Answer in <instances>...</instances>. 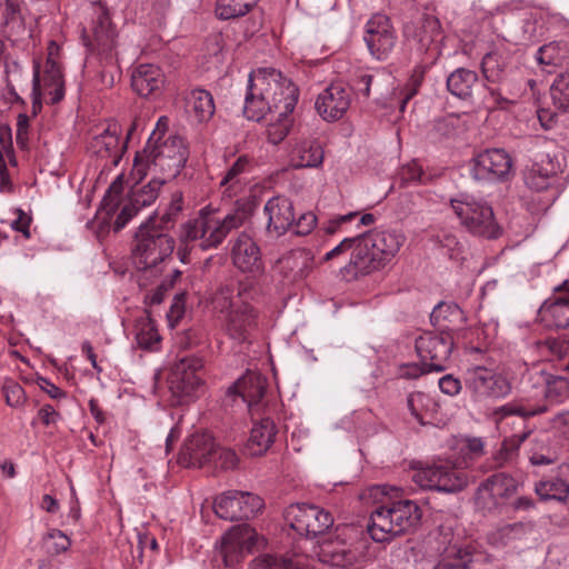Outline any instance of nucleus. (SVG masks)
<instances>
[{
	"label": "nucleus",
	"instance_id": "nucleus-21",
	"mask_svg": "<svg viewBox=\"0 0 569 569\" xmlns=\"http://www.w3.org/2000/svg\"><path fill=\"white\" fill-rule=\"evenodd\" d=\"M351 240L352 251L350 253L349 264L346 266L347 271L357 277L379 270V259L375 252L376 244L371 230L360 236L352 237Z\"/></svg>",
	"mask_w": 569,
	"mask_h": 569
},
{
	"label": "nucleus",
	"instance_id": "nucleus-47",
	"mask_svg": "<svg viewBox=\"0 0 569 569\" xmlns=\"http://www.w3.org/2000/svg\"><path fill=\"white\" fill-rule=\"evenodd\" d=\"M166 178H153L147 184L130 193L131 204L141 208L151 206L159 197Z\"/></svg>",
	"mask_w": 569,
	"mask_h": 569
},
{
	"label": "nucleus",
	"instance_id": "nucleus-29",
	"mask_svg": "<svg viewBox=\"0 0 569 569\" xmlns=\"http://www.w3.org/2000/svg\"><path fill=\"white\" fill-rule=\"evenodd\" d=\"M119 134L120 127L117 123L108 124L101 133L92 138L90 150L102 159L111 158L117 164L126 149V144L120 143Z\"/></svg>",
	"mask_w": 569,
	"mask_h": 569
},
{
	"label": "nucleus",
	"instance_id": "nucleus-22",
	"mask_svg": "<svg viewBox=\"0 0 569 569\" xmlns=\"http://www.w3.org/2000/svg\"><path fill=\"white\" fill-rule=\"evenodd\" d=\"M263 211L268 218L266 233L270 239L283 236L293 226V204L284 197L269 199L264 204Z\"/></svg>",
	"mask_w": 569,
	"mask_h": 569
},
{
	"label": "nucleus",
	"instance_id": "nucleus-52",
	"mask_svg": "<svg viewBox=\"0 0 569 569\" xmlns=\"http://www.w3.org/2000/svg\"><path fill=\"white\" fill-rule=\"evenodd\" d=\"M528 526L523 522H513L498 528L491 533V541L493 543L506 545L510 540L519 539L527 531Z\"/></svg>",
	"mask_w": 569,
	"mask_h": 569
},
{
	"label": "nucleus",
	"instance_id": "nucleus-11",
	"mask_svg": "<svg viewBox=\"0 0 569 569\" xmlns=\"http://www.w3.org/2000/svg\"><path fill=\"white\" fill-rule=\"evenodd\" d=\"M91 33V39H89L87 46L106 62V68L100 73L101 82L106 87H112L114 83L112 70L117 64V34L106 12L99 13L97 19L93 20Z\"/></svg>",
	"mask_w": 569,
	"mask_h": 569
},
{
	"label": "nucleus",
	"instance_id": "nucleus-41",
	"mask_svg": "<svg viewBox=\"0 0 569 569\" xmlns=\"http://www.w3.org/2000/svg\"><path fill=\"white\" fill-rule=\"evenodd\" d=\"M547 411V407L543 405H531L523 402L522 400H513L503 406H500L493 410V418L497 422L502 421L505 418L510 416H518L521 418H529L537 415H541Z\"/></svg>",
	"mask_w": 569,
	"mask_h": 569
},
{
	"label": "nucleus",
	"instance_id": "nucleus-16",
	"mask_svg": "<svg viewBox=\"0 0 569 569\" xmlns=\"http://www.w3.org/2000/svg\"><path fill=\"white\" fill-rule=\"evenodd\" d=\"M263 507L262 499L248 491L229 490L216 498V515L228 521H238L254 517Z\"/></svg>",
	"mask_w": 569,
	"mask_h": 569
},
{
	"label": "nucleus",
	"instance_id": "nucleus-30",
	"mask_svg": "<svg viewBox=\"0 0 569 569\" xmlns=\"http://www.w3.org/2000/svg\"><path fill=\"white\" fill-rule=\"evenodd\" d=\"M556 290H563L567 296L553 301H546L540 308V315L547 326L567 329L569 328V282H562Z\"/></svg>",
	"mask_w": 569,
	"mask_h": 569
},
{
	"label": "nucleus",
	"instance_id": "nucleus-50",
	"mask_svg": "<svg viewBox=\"0 0 569 569\" xmlns=\"http://www.w3.org/2000/svg\"><path fill=\"white\" fill-rule=\"evenodd\" d=\"M272 113H278V116L268 124L267 138L272 144H278L288 136L292 121L289 117L290 113H281V108L273 110Z\"/></svg>",
	"mask_w": 569,
	"mask_h": 569
},
{
	"label": "nucleus",
	"instance_id": "nucleus-39",
	"mask_svg": "<svg viewBox=\"0 0 569 569\" xmlns=\"http://www.w3.org/2000/svg\"><path fill=\"white\" fill-rule=\"evenodd\" d=\"M407 407L411 416L422 426L430 423V419L437 411L436 401L429 395L420 391L408 396Z\"/></svg>",
	"mask_w": 569,
	"mask_h": 569
},
{
	"label": "nucleus",
	"instance_id": "nucleus-49",
	"mask_svg": "<svg viewBox=\"0 0 569 569\" xmlns=\"http://www.w3.org/2000/svg\"><path fill=\"white\" fill-rule=\"evenodd\" d=\"M553 106L563 112H569V69L559 73L550 87Z\"/></svg>",
	"mask_w": 569,
	"mask_h": 569
},
{
	"label": "nucleus",
	"instance_id": "nucleus-31",
	"mask_svg": "<svg viewBox=\"0 0 569 569\" xmlns=\"http://www.w3.org/2000/svg\"><path fill=\"white\" fill-rule=\"evenodd\" d=\"M376 244V256L379 259V269L390 262L399 252L406 241V236L396 230H371Z\"/></svg>",
	"mask_w": 569,
	"mask_h": 569
},
{
	"label": "nucleus",
	"instance_id": "nucleus-37",
	"mask_svg": "<svg viewBox=\"0 0 569 569\" xmlns=\"http://www.w3.org/2000/svg\"><path fill=\"white\" fill-rule=\"evenodd\" d=\"M248 569H313L305 563V559L299 556L288 558L278 555H260L256 557Z\"/></svg>",
	"mask_w": 569,
	"mask_h": 569
},
{
	"label": "nucleus",
	"instance_id": "nucleus-44",
	"mask_svg": "<svg viewBox=\"0 0 569 569\" xmlns=\"http://www.w3.org/2000/svg\"><path fill=\"white\" fill-rule=\"evenodd\" d=\"M43 86L52 104H56L63 99L64 80L60 63L46 64Z\"/></svg>",
	"mask_w": 569,
	"mask_h": 569
},
{
	"label": "nucleus",
	"instance_id": "nucleus-59",
	"mask_svg": "<svg viewBox=\"0 0 569 569\" xmlns=\"http://www.w3.org/2000/svg\"><path fill=\"white\" fill-rule=\"evenodd\" d=\"M213 457L217 459V466L224 470L234 469L239 461L236 452L227 448L214 449Z\"/></svg>",
	"mask_w": 569,
	"mask_h": 569
},
{
	"label": "nucleus",
	"instance_id": "nucleus-54",
	"mask_svg": "<svg viewBox=\"0 0 569 569\" xmlns=\"http://www.w3.org/2000/svg\"><path fill=\"white\" fill-rule=\"evenodd\" d=\"M251 168L252 159L247 154L240 156L228 169L220 184L224 186L228 183L239 182V177L243 173H248L251 170Z\"/></svg>",
	"mask_w": 569,
	"mask_h": 569
},
{
	"label": "nucleus",
	"instance_id": "nucleus-17",
	"mask_svg": "<svg viewBox=\"0 0 569 569\" xmlns=\"http://www.w3.org/2000/svg\"><path fill=\"white\" fill-rule=\"evenodd\" d=\"M517 491V481L505 472L491 475L476 491V503L485 511L497 509L501 501Z\"/></svg>",
	"mask_w": 569,
	"mask_h": 569
},
{
	"label": "nucleus",
	"instance_id": "nucleus-2",
	"mask_svg": "<svg viewBox=\"0 0 569 569\" xmlns=\"http://www.w3.org/2000/svg\"><path fill=\"white\" fill-rule=\"evenodd\" d=\"M297 101L298 88L289 79L276 69L262 68L249 74L243 114L260 121L280 107L282 114L291 113Z\"/></svg>",
	"mask_w": 569,
	"mask_h": 569
},
{
	"label": "nucleus",
	"instance_id": "nucleus-18",
	"mask_svg": "<svg viewBox=\"0 0 569 569\" xmlns=\"http://www.w3.org/2000/svg\"><path fill=\"white\" fill-rule=\"evenodd\" d=\"M258 533L249 525L232 527L221 538L220 555L227 567L240 562L244 552H250L257 545Z\"/></svg>",
	"mask_w": 569,
	"mask_h": 569
},
{
	"label": "nucleus",
	"instance_id": "nucleus-45",
	"mask_svg": "<svg viewBox=\"0 0 569 569\" xmlns=\"http://www.w3.org/2000/svg\"><path fill=\"white\" fill-rule=\"evenodd\" d=\"M183 210V197L181 192H174L171 197L170 203L166 208V210L159 214L154 212L148 219H153L157 228L163 229L164 232H168L172 229Z\"/></svg>",
	"mask_w": 569,
	"mask_h": 569
},
{
	"label": "nucleus",
	"instance_id": "nucleus-61",
	"mask_svg": "<svg viewBox=\"0 0 569 569\" xmlns=\"http://www.w3.org/2000/svg\"><path fill=\"white\" fill-rule=\"evenodd\" d=\"M441 247L448 249L450 258H457L462 251V244L451 233H442L438 236Z\"/></svg>",
	"mask_w": 569,
	"mask_h": 569
},
{
	"label": "nucleus",
	"instance_id": "nucleus-63",
	"mask_svg": "<svg viewBox=\"0 0 569 569\" xmlns=\"http://www.w3.org/2000/svg\"><path fill=\"white\" fill-rule=\"evenodd\" d=\"M439 388L443 393L455 396L459 393L461 389V382L452 375H446L439 379Z\"/></svg>",
	"mask_w": 569,
	"mask_h": 569
},
{
	"label": "nucleus",
	"instance_id": "nucleus-38",
	"mask_svg": "<svg viewBox=\"0 0 569 569\" xmlns=\"http://www.w3.org/2000/svg\"><path fill=\"white\" fill-rule=\"evenodd\" d=\"M189 111L198 122L208 121L214 114V102L211 93L204 89H193L187 97Z\"/></svg>",
	"mask_w": 569,
	"mask_h": 569
},
{
	"label": "nucleus",
	"instance_id": "nucleus-27",
	"mask_svg": "<svg viewBox=\"0 0 569 569\" xmlns=\"http://www.w3.org/2000/svg\"><path fill=\"white\" fill-rule=\"evenodd\" d=\"M233 264L242 272H256L261 269L260 250L246 232H241L231 250Z\"/></svg>",
	"mask_w": 569,
	"mask_h": 569
},
{
	"label": "nucleus",
	"instance_id": "nucleus-60",
	"mask_svg": "<svg viewBox=\"0 0 569 569\" xmlns=\"http://www.w3.org/2000/svg\"><path fill=\"white\" fill-rule=\"evenodd\" d=\"M16 214L17 218L10 223L11 228L21 232L26 239H29L31 218L21 209H17Z\"/></svg>",
	"mask_w": 569,
	"mask_h": 569
},
{
	"label": "nucleus",
	"instance_id": "nucleus-19",
	"mask_svg": "<svg viewBox=\"0 0 569 569\" xmlns=\"http://www.w3.org/2000/svg\"><path fill=\"white\" fill-rule=\"evenodd\" d=\"M512 159L503 149H487L473 158L471 169L477 180H502L511 171Z\"/></svg>",
	"mask_w": 569,
	"mask_h": 569
},
{
	"label": "nucleus",
	"instance_id": "nucleus-7",
	"mask_svg": "<svg viewBox=\"0 0 569 569\" xmlns=\"http://www.w3.org/2000/svg\"><path fill=\"white\" fill-rule=\"evenodd\" d=\"M161 140L160 133L152 132L143 150L137 153L134 163L137 167L146 164L148 168H159L167 180L180 173L186 166L189 151L183 138L179 136H169Z\"/></svg>",
	"mask_w": 569,
	"mask_h": 569
},
{
	"label": "nucleus",
	"instance_id": "nucleus-9",
	"mask_svg": "<svg viewBox=\"0 0 569 569\" xmlns=\"http://www.w3.org/2000/svg\"><path fill=\"white\" fill-rule=\"evenodd\" d=\"M412 481L426 490L455 493L468 486L467 472L450 460H437L430 466L415 469Z\"/></svg>",
	"mask_w": 569,
	"mask_h": 569
},
{
	"label": "nucleus",
	"instance_id": "nucleus-8",
	"mask_svg": "<svg viewBox=\"0 0 569 569\" xmlns=\"http://www.w3.org/2000/svg\"><path fill=\"white\" fill-rule=\"evenodd\" d=\"M405 44L418 57L428 56L430 62H436L442 54V28L435 16L423 14L416 21L403 26Z\"/></svg>",
	"mask_w": 569,
	"mask_h": 569
},
{
	"label": "nucleus",
	"instance_id": "nucleus-10",
	"mask_svg": "<svg viewBox=\"0 0 569 569\" xmlns=\"http://www.w3.org/2000/svg\"><path fill=\"white\" fill-rule=\"evenodd\" d=\"M451 207L460 223L473 236L497 239L502 229L496 221L492 208L482 200L466 197L451 200Z\"/></svg>",
	"mask_w": 569,
	"mask_h": 569
},
{
	"label": "nucleus",
	"instance_id": "nucleus-33",
	"mask_svg": "<svg viewBox=\"0 0 569 569\" xmlns=\"http://www.w3.org/2000/svg\"><path fill=\"white\" fill-rule=\"evenodd\" d=\"M430 320L439 330L452 335L463 325L466 317L460 307L453 302H440L430 315Z\"/></svg>",
	"mask_w": 569,
	"mask_h": 569
},
{
	"label": "nucleus",
	"instance_id": "nucleus-5",
	"mask_svg": "<svg viewBox=\"0 0 569 569\" xmlns=\"http://www.w3.org/2000/svg\"><path fill=\"white\" fill-rule=\"evenodd\" d=\"M174 238L157 228L153 219H147L136 232L131 250L133 266L151 277L161 274L164 263L172 259Z\"/></svg>",
	"mask_w": 569,
	"mask_h": 569
},
{
	"label": "nucleus",
	"instance_id": "nucleus-40",
	"mask_svg": "<svg viewBox=\"0 0 569 569\" xmlns=\"http://www.w3.org/2000/svg\"><path fill=\"white\" fill-rule=\"evenodd\" d=\"M537 61L548 67H562L569 62V42L552 41L539 48Z\"/></svg>",
	"mask_w": 569,
	"mask_h": 569
},
{
	"label": "nucleus",
	"instance_id": "nucleus-51",
	"mask_svg": "<svg viewBox=\"0 0 569 569\" xmlns=\"http://www.w3.org/2000/svg\"><path fill=\"white\" fill-rule=\"evenodd\" d=\"M42 540L46 551L50 556L66 552L71 546L70 538L59 529H51Z\"/></svg>",
	"mask_w": 569,
	"mask_h": 569
},
{
	"label": "nucleus",
	"instance_id": "nucleus-64",
	"mask_svg": "<svg viewBox=\"0 0 569 569\" xmlns=\"http://www.w3.org/2000/svg\"><path fill=\"white\" fill-rule=\"evenodd\" d=\"M20 10L18 0H0V11L4 18V22L13 21Z\"/></svg>",
	"mask_w": 569,
	"mask_h": 569
},
{
	"label": "nucleus",
	"instance_id": "nucleus-62",
	"mask_svg": "<svg viewBox=\"0 0 569 569\" xmlns=\"http://www.w3.org/2000/svg\"><path fill=\"white\" fill-rule=\"evenodd\" d=\"M29 117L20 113L17 118V143L24 149L28 144Z\"/></svg>",
	"mask_w": 569,
	"mask_h": 569
},
{
	"label": "nucleus",
	"instance_id": "nucleus-1",
	"mask_svg": "<svg viewBox=\"0 0 569 569\" xmlns=\"http://www.w3.org/2000/svg\"><path fill=\"white\" fill-rule=\"evenodd\" d=\"M399 489L386 485L372 486L363 495V499L372 500L377 507L370 513L368 532L372 540L387 542L403 535L421 520V509L408 499H397Z\"/></svg>",
	"mask_w": 569,
	"mask_h": 569
},
{
	"label": "nucleus",
	"instance_id": "nucleus-25",
	"mask_svg": "<svg viewBox=\"0 0 569 569\" xmlns=\"http://www.w3.org/2000/svg\"><path fill=\"white\" fill-rule=\"evenodd\" d=\"M267 391V379L259 372L247 371L228 389V395L239 396L250 411L258 410Z\"/></svg>",
	"mask_w": 569,
	"mask_h": 569
},
{
	"label": "nucleus",
	"instance_id": "nucleus-46",
	"mask_svg": "<svg viewBox=\"0 0 569 569\" xmlns=\"http://www.w3.org/2000/svg\"><path fill=\"white\" fill-rule=\"evenodd\" d=\"M557 179L553 167L548 170L542 168L541 163H535L526 173L525 182L527 187L535 191L547 190Z\"/></svg>",
	"mask_w": 569,
	"mask_h": 569
},
{
	"label": "nucleus",
	"instance_id": "nucleus-48",
	"mask_svg": "<svg viewBox=\"0 0 569 569\" xmlns=\"http://www.w3.org/2000/svg\"><path fill=\"white\" fill-rule=\"evenodd\" d=\"M258 0H218L216 14L219 19H236L248 13Z\"/></svg>",
	"mask_w": 569,
	"mask_h": 569
},
{
	"label": "nucleus",
	"instance_id": "nucleus-34",
	"mask_svg": "<svg viewBox=\"0 0 569 569\" xmlns=\"http://www.w3.org/2000/svg\"><path fill=\"white\" fill-rule=\"evenodd\" d=\"M293 168H317L323 161V149L317 140L299 142L291 152Z\"/></svg>",
	"mask_w": 569,
	"mask_h": 569
},
{
	"label": "nucleus",
	"instance_id": "nucleus-56",
	"mask_svg": "<svg viewBox=\"0 0 569 569\" xmlns=\"http://www.w3.org/2000/svg\"><path fill=\"white\" fill-rule=\"evenodd\" d=\"M472 561V556L468 550L459 549L455 553V558H443L435 569H469V565Z\"/></svg>",
	"mask_w": 569,
	"mask_h": 569
},
{
	"label": "nucleus",
	"instance_id": "nucleus-24",
	"mask_svg": "<svg viewBox=\"0 0 569 569\" xmlns=\"http://www.w3.org/2000/svg\"><path fill=\"white\" fill-rule=\"evenodd\" d=\"M350 94L339 83H332L317 98L316 109L323 120L335 121L346 113L350 107Z\"/></svg>",
	"mask_w": 569,
	"mask_h": 569
},
{
	"label": "nucleus",
	"instance_id": "nucleus-42",
	"mask_svg": "<svg viewBox=\"0 0 569 569\" xmlns=\"http://www.w3.org/2000/svg\"><path fill=\"white\" fill-rule=\"evenodd\" d=\"M535 492L543 501L566 502L569 498V483L558 477L540 480L535 485Z\"/></svg>",
	"mask_w": 569,
	"mask_h": 569
},
{
	"label": "nucleus",
	"instance_id": "nucleus-43",
	"mask_svg": "<svg viewBox=\"0 0 569 569\" xmlns=\"http://www.w3.org/2000/svg\"><path fill=\"white\" fill-rule=\"evenodd\" d=\"M136 340L138 346L146 350H156L160 343L161 337L149 313L137 319Z\"/></svg>",
	"mask_w": 569,
	"mask_h": 569
},
{
	"label": "nucleus",
	"instance_id": "nucleus-57",
	"mask_svg": "<svg viewBox=\"0 0 569 569\" xmlns=\"http://www.w3.org/2000/svg\"><path fill=\"white\" fill-rule=\"evenodd\" d=\"M8 159L11 166H17V159L12 148V133L8 124L0 126V160Z\"/></svg>",
	"mask_w": 569,
	"mask_h": 569
},
{
	"label": "nucleus",
	"instance_id": "nucleus-23",
	"mask_svg": "<svg viewBox=\"0 0 569 569\" xmlns=\"http://www.w3.org/2000/svg\"><path fill=\"white\" fill-rule=\"evenodd\" d=\"M122 193L123 180L122 177H117L109 186L101 201V209L107 213V216H112L120 204H122V208L114 221L116 231L121 230L140 210L139 207L131 204L130 197L123 201Z\"/></svg>",
	"mask_w": 569,
	"mask_h": 569
},
{
	"label": "nucleus",
	"instance_id": "nucleus-14",
	"mask_svg": "<svg viewBox=\"0 0 569 569\" xmlns=\"http://www.w3.org/2000/svg\"><path fill=\"white\" fill-rule=\"evenodd\" d=\"M465 385L477 399H502L512 391L511 380L508 376L483 366L469 368L466 371Z\"/></svg>",
	"mask_w": 569,
	"mask_h": 569
},
{
	"label": "nucleus",
	"instance_id": "nucleus-26",
	"mask_svg": "<svg viewBox=\"0 0 569 569\" xmlns=\"http://www.w3.org/2000/svg\"><path fill=\"white\" fill-rule=\"evenodd\" d=\"M214 442L209 433L192 435L180 452V462L186 467H202L213 458Z\"/></svg>",
	"mask_w": 569,
	"mask_h": 569
},
{
	"label": "nucleus",
	"instance_id": "nucleus-3",
	"mask_svg": "<svg viewBox=\"0 0 569 569\" xmlns=\"http://www.w3.org/2000/svg\"><path fill=\"white\" fill-rule=\"evenodd\" d=\"M251 288L241 283L236 292L230 284H223L214 292L213 310L223 315L224 333L238 343L249 340L258 329L259 311L248 301Z\"/></svg>",
	"mask_w": 569,
	"mask_h": 569
},
{
	"label": "nucleus",
	"instance_id": "nucleus-58",
	"mask_svg": "<svg viewBox=\"0 0 569 569\" xmlns=\"http://www.w3.org/2000/svg\"><path fill=\"white\" fill-rule=\"evenodd\" d=\"M317 226V217L313 212L302 213L297 220L295 219L293 226L295 233L298 236L309 234Z\"/></svg>",
	"mask_w": 569,
	"mask_h": 569
},
{
	"label": "nucleus",
	"instance_id": "nucleus-35",
	"mask_svg": "<svg viewBox=\"0 0 569 569\" xmlns=\"http://www.w3.org/2000/svg\"><path fill=\"white\" fill-rule=\"evenodd\" d=\"M478 84V73L467 68H458L447 78L449 92L461 99L470 98Z\"/></svg>",
	"mask_w": 569,
	"mask_h": 569
},
{
	"label": "nucleus",
	"instance_id": "nucleus-13",
	"mask_svg": "<svg viewBox=\"0 0 569 569\" xmlns=\"http://www.w3.org/2000/svg\"><path fill=\"white\" fill-rule=\"evenodd\" d=\"M284 519L295 531L308 538L326 533L333 525V517L329 511L307 503L290 505L284 510Z\"/></svg>",
	"mask_w": 569,
	"mask_h": 569
},
{
	"label": "nucleus",
	"instance_id": "nucleus-32",
	"mask_svg": "<svg viewBox=\"0 0 569 569\" xmlns=\"http://www.w3.org/2000/svg\"><path fill=\"white\" fill-rule=\"evenodd\" d=\"M276 425L269 418L254 423L247 442V451L250 456H261L268 451L274 441Z\"/></svg>",
	"mask_w": 569,
	"mask_h": 569
},
{
	"label": "nucleus",
	"instance_id": "nucleus-12",
	"mask_svg": "<svg viewBox=\"0 0 569 569\" xmlns=\"http://www.w3.org/2000/svg\"><path fill=\"white\" fill-rule=\"evenodd\" d=\"M202 367V360L197 357L182 358L171 367L168 386L177 405L188 403L197 397L202 383L198 372Z\"/></svg>",
	"mask_w": 569,
	"mask_h": 569
},
{
	"label": "nucleus",
	"instance_id": "nucleus-15",
	"mask_svg": "<svg viewBox=\"0 0 569 569\" xmlns=\"http://www.w3.org/2000/svg\"><path fill=\"white\" fill-rule=\"evenodd\" d=\"M453 348L450 333L427 331L416 339V350L423 369L421 372L443 371Z\"/></svg>",
	"mask_w": 569,
	"mask_h": 569
},
{
	"label": "nucleus",
	"instance_id": "nucleus-20",
	"mask_svg": "<svg viewBox=\"0 0 569 569\" xmlns=\"http://www.w3.org/2000/svg\"><path fill=\"white\" fill-rule=\"evenodd\" d=\"M396 39L388 17L376 14L367 22L365 41L371 56L377 60H386L390 56Z\"/></svg>",
	"mask_w": 569,
	"mask_h": 569
},
{
	"label": "nucleus",
	"instance_id": "nucleus-4",
	"mask_svg": "<svg viewBox=\"0 0 569 569\" xmlns=\"http://www.w3.org/2000/svg\"><path fill=\"white\" fill-rule=\"evenodd\" d=\"M247 217L243 208L222 214L218 208L208 204L199 210L196 218L180 226L179 240L184 244L199 240L202 250L218 248L232 230L244 223Z\"/></svg>",
	"mask_w": 569,
	"mask_h": 569
},
{
	"label": "nucleus",
	"instance_id": "nucleus-36",
	"mask_svg": "<svg viewBox=\"0 0 569 569\" xmlns=\"http://www.w3.org/2000/svg\"><path fill=\"white\" fill-rule=\"evenodd\" d=\"M311 260L305 250H292L279 260V266L286 277L291 280H300L308 274Z\"/></svg>",
	"mask_w": 569,
	"mask_h": 569
},
{
	"label": "nucleus",
	"instance_id": "nucleus-6",
	"mask_svg": "<svg viewBox=\"0 0 569 569\" xmlns=\"http://www.w3.org/2000/svg\"><path fill=\"white\" fill-rule=\"evenodd\" d=\"M481 71L490 83L488 91L496 108L506 109L515 103L519 96V83L508 51L495 49L487 52L481 60Z\"/></svg>",
	"mask_w": 569,
	"mask_h": 569
},
{
	"label": "nucleus",
	"instance_id": "nucleus-55",
	"mask_svg": "<svg viewBox=\"0 0 569 569\" xmlns=\"http://www.w3.org/2000/svg\"><path fill=\"white\" fill-rule=\"evenodd\" d=\"M2 392L6 402L10 407H19L27 400L26 392L21 385L13 379H6L2 383Z\"/></svg>",
	"mask_w": 569,
	"mask_h": 569
},
{
	"label": "nucleus",
	"instance_id": "nucleus-28",
	"mask_svg": "<svg viewBox=\"0 0 569 569\" xmlns=\"http://www.w3.org/2000/svg\"><path fill=\"white\" fill-rule=\"evenodd\" d=\"M164 86V74L160 67L151 63L139 64L131 76V87L140 97L159 93Z\"/></svg>",
	"mask_w": 569,
	"mask_h": 569
},
{
	"label": "nucleus",
	"instance_id": "nucleus-53",
	"mask_svg": "<svg viewBox=\"0 0 569 569\" xmlns=\"http://www.w3.org/2000/svg\"><path fill=\"white\" fill-rule=\"evenodd\" d=\"M546 397L556 402H561L569 398V380L561 376L549 379L547 381Z\"/></svg>",
	"mask_w": 569,
	"mask_h": 569
}]
</instances>
